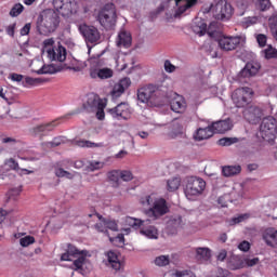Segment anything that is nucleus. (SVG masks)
Here are the masks:
<instances>
[{"label":"nucleus","instance_id":"obj_9","mask_svg":"<svg viewBox=\"0 0 277 277\" xmlns=\"http://www.w3.org/2000/svg\"><path fill=\"white\" fill-rule=\"evenodd\" d=\"M53 5L62 16H72L79 12L77 0H53Z\"/></svg>","mask_w":277,"mask_h":277},{"label":"nucleus","instance_id":"obj_49","mask_svg":"<svg viewBox=\"0 0 277 277\" xmlns=\"http://www.w3.org/2000/svg\"><path fill=\"white\" fill-rule=\"evenodd\" d=\"M156 200L153 196L148 195L141 199V203L143 207H153Z\"/></svg>","mask_w":277,"mask_h":277},{"label":"nucleus","instance_id":"obj_16","mask_svg":"<svg viewBox=\"0 0 277 277\" xmlns=\"http://www.w3.org/2000/svg\"><path fill=\"white\" fill-rule=\"evenodd\" d=\"M108 114H110L113 118L129 120L131 109L127 103H120L115 108L108 109Z\"/></svg>","mask_w":277,"mask_h":277},{"label":"nucleus","instance_id":"obj_38","mask_svg":"<svg viewBox=\"0 0 277 277\" xmlns=\"http://www.w3.org/2000/svg\"><path fill=\"white\" fill-rule=\"evenodd\" d=\"M265 60H277V50L272 45H267L266 49L262 51Z\"/></svg>","mask_w":277,"mask_h":277},{"label":"nucleus","instance_id":"obj_18","mask_svg":"<svg viewBox=\"0 0 277 277\" xmlns=\"http://www.w3.org/2000/svg\"><path fill=\"white\" fill-rule=\"evenodd\" d=\"M262 239L268 248H277V229L267 227L262 232Z\"/></svg>","mask_w":277,"mask_h":277},{"label":"nucleus","instance_id":"obj_59","mask_svg":"<svg viewBox=\"0 0 277 277\" xmlns=\"http://www.w3.org/2000/svg\"><path fill=\"white\" fill-rule=\"evenodd\" d=\"M229 272L224 268H217L216 272L211 277H228Z\"/></svg>","mask_w":277,"mask_h":277},{"label":"nucleus","instance_id":"obj_42","mask_svg":"<svg viewBox=\"0 0 277 277\" xmlns=\"http://www.w3.org/2000/svg\"><path fill=\"white\" fill-rule=\"evenodd\" d=\"M96 217H98L100 222L95 224V228L98 230V233H105L107 236H109V234H107L106 220L100 214H96Z\"/></svg>","mask_w":277,"mask_h":277},{"label":"nucleus","instance_id":"obj_23","mask_svg":"<svg viewBox=\"0 0 277 277\" xmlns=\"http://www.w3.org/2000/svg\"><path fill=\"white\" fill-rule=\"evenodd\" d=\"M214 132L212 126H208L206 128H199L197 129L196 133L194 134V138L197 142H202L203 140H209L210 137H213Z\"/></svg>","mask_w":277,"mask_h":277},{"label":"nucleus","instance_id":"obj_26","mask_svg":"<svg viewBox=\"0 0 277 277\" xmlns=\"http://www.w3.org/2000/svg\"><path fill=\"white\" fill-rule=\"evenodd\" d=\"M175 5L177 8L176 14H185L187 10H190V8H194L196 3H198V0H174Z\"/></svg>","mask_w":277,"mask_h":277},{"label":"nucleus","instance_id":"obj_55","mask_svg":"<svg viewBox=\"0 0 277 277\" xmlns=\"http://www.w3.org/2000/svg\"><path fill=\"white\" fill-rule=\"evenodd\" d=\"M255 40H256L259 47H261V48L266 47V44H267V37L263 34L255 35Z\"/></svg>","mask_w":277,"mask_h":277},{"label":"nucleus","instance_id":"obj_2","mask_svg":"<svg viewBox=\"0 0 277 277\" xmlns=\"http://www.w3.org/2000/svg\"><path fill=\"white\" fill-rule=\"evenodd\" d=\"M43 53L47 54L50 62H66V48L61 43L55 45V40L53 38L43 41Z\"/></svg>","mask_w":277,"mask_h":277},{"label":"nucleus","instance_id":"obj_53","mask_svg":"<svg viewBox=\"0 0 277 277\" xmlns=\"http://www.w3.org/2000/svg\"><path fill=\"white\" fill-rule=\"evenodd\" d=\"M107 176L109 181H113V183H118V181H120V171L118 170L109 171Z\"/></svg>","mask_w":277,"mask_h":277},{"label":"nucleus","instance_id":"obj_21","mask_svg":"<svg viewBox=\"0 0 277 277\" xmlns=\"http://www.w3.org/2000/svg\"><path fill=\"white\" fill-rule=\"evenodd\" d=\"M117 47L129 49L131 44H133V37H131V32L128 30L121 29L117 37Z\"/></svg>","mask_w":277,"mask_h":277},{"label":"nucleus","instance_id":"obj_27","mask_svg":"<svg viewBox=\"0 0 277 277\" xmlns=\"http://www.w3.org/2000/svg\"><path fill=\"white\" fill-rule=\"evenodd\" d=\"M185 124V120L183 119H174L172 122V130L170 132V137L172 140L179 137V135H183V126Z\"/></svg>","mask_w":277,"mask_h":277},{"label":"nucleus","instance_id":"obj_64","mask_svg":"<svg viewBox=\"0 0 277 277\" xmlns=\"http://www.w3.org/2000/svg\"><path fill=\"white\" fill-rule=\"evenodd\" d=\"M238 250H241V252H248V250H250V242L243 240L238 245Z\"/></svg>","mask_w":277,"mask_h":277},{"label":"nucleus","instance_id":"obj_58","mask_svg":"<svg viewBox=\"0 0 277 277\" xmlns=\"http://www.w3.org/2000/svg\"><path fill=\"white\" fill-rule=\"evenodd\" d=\"M120 179L126 182L133 181V173L131 171H120Z\"/></svg>","mask_w":277,"mask_h":277},{"label":"nucleus","instance_id":"obj_43","mask_svg":"<svg viewBox=\"0 0 277 277\" xmlns=\"http://www.w3.org/2000/svg\"><path fill=\"white\" fill-rule=\"evenodd\" d=\"M154 263L158 267H166V265H170V256L169 255H159L155 259Z\"/></svg>","mask_w":277,"mask_h":277},{"label":"nucleus","instance_id":"obj_50","mask_svg":"<svg viewBox=\"0 0 277 277\" xmlns=\"http://www.w3.org/2000/svg\"><path fill=\"white\" fill-rule=\"evenodd\" d=\"M94 111H96L97 120L105 119V104L104 103H102L100 106H97Z\"/></svg>","mask_w":277,"mask_h":277},{"label":"nucleus","instance_id":"obj_4","mask_svg":"<svg viewBox=\"0 0 277 277\" xmlns=\"http://www.w3.org/2000/svg\"><path fill=\"white\" fill-rule=\"evenodd\" d=\"M260 137L264 140V142H268L272 144L274 140H276L277 135V120L276 118L269 116L262 120L260 124Z\"/></svg>","mask_w":277,"mask_h":277},{"label":"nucleus","instance_id":"obj_14","mask_svg":"<svg viewBox=\"0 0 277 277\" xmlns=\"http://www.w3.org/2000/svg\"><path fill=\"white\" fill-rule=\"evenodd\" d=\"M217 42L222 51H235L241 44V38L222 36L217 39Z\"/></svg>","mask_w":277,"mask_h":277},{"label":"nucleus","instance_id":"obj_57","mask_svg":"<svg viewBox=\"0 0 277 277\" xmlns=\"http://www.w3.org/2000/svg\"><path fill=\"white\" fill-rule=\"evenodd\" d=\"M259 8L262 12L269 10L272 8V2L269 0H258Z\"/></svg>","mask_w":277,"mask_h":277},{"label":"nucleus","instance_id":"obj_41","mask_svg":"<svg viewBox=\"0 0 277 277\" xmlns=\"http://www.w3.org/2000/svg\"><path fill=\"white\" fill-rule=\"evenodd\" d=\"M42 78H32V77H25V80L22 82L24 88H29V85H39L42 83Z\"/></svg>","mask_w":277,"mask_h":277},{"label":"nucleus","instance_id":"obj_36","mask_svg":"<svg viewBox=\"0 0 277 277\" xmlns=\"http://www.w3.org/2000/svg\"><path fill=\"white\" fill-rule=\"evenodd\" d=\"M54 174L55 176H57V179H69V180L75 179V173H70L60 167H55Z\"/></svg>","mask_w":277,"mask_h":277},{"label":"nucleus","instance_id":"obj_3","mask_svg":"<svg viewBox=\"0 0 277 277\" xmlns=\"http://www.w3.org/2000/svg\"><path fill=\"white\" fill-rule=\"evenodd\" d=\"M98 23L105 29H114L118 21V15L116 13V5L114 3L106 4L98 13Z\"/></svg>","mask_w":277,"mask_h":277},{"label":"nucleus","instance_id":"obj_6","mask_svg":"<svg viewBox=\"0 0 277 277\" xmlns=\"http://www.w3.org/2000/svg\"><path fill=\"white\" fill-rule=\"evenodd\" d=\"M88 251H79L77 247L69 245L67 252L63 253L61 261H74L72 269H81L85 263V254Z\"/></svg>","mask_w":277,"mask_h":277},{"label":"nucleus","instance_id":"obj_25","mask_svg":"<svg viewBox=\"0 0 277 277\" xmlns=\"http://www.w3.org/2000/svg\"><path fill=\"white\" fill-rule=\"evenodd\" d=\"M106 256H107L106 265L108 267H111L113 269H115V272L122 269V263H120V260L118 259V253L114 251H108L106 253Z\"/></svg>","mask_w":277,"mask_h":277},{"label":"nucleus","instance_id":"obj_7","mask_svg":"<svg viewBox=\"0 0 277 277\" xmlns=\"http://www.w3.org/2000/svg\"><path fill=\"white\" fill-rule=\"evenodd\" d=\"M252 96H254V90L242 87L239 89H236L232 94V101L236 107H248L250 103H252Z\"/></svg>","mask_w":277,"mask_h":277},{"label":"nucleus","instance_id":"obj_11","mask_svg":"<svg viewBox=\"0 0 277 277\" xmlns=\"http://www.w3.org/2000/svg\"><path fill=\"white\" fill-rule=\"evenodd\" d=\"M79 31L83 36L87 44H97V42L101 40V32L98 31V28L94 26L89 25H80Z\"/></svg>","mask_w":277,"mask_h":277},{"label":"nucleus","instance_id":"obj_22","mask_svg":"<svg viewBox=\"0 0 277 277\" xmlns=\"http://www.w3.org/2000/svg\"><path fill=\"white\" fill-rule=\"evenodd\" d=\"M213 133H226L233 129V121L230 119L219 120L211 123Z\"/></svg>","mask_w":277,"mask_h":277},{"label":"nucleus","instance_id":"obj_54","mask_svg":"<svg viewBox=\"0 0 277 277\" xmlns=\"http://www.w3.org/2000/svg\"><path fill=\"white\" fill-rule=\"evenodd\" d=\"M251 3H254V0H236V5L240 8V10L248 9Z\"/></svg>","mask_w":277,"mask_h":277},{"label":"nucleus","instance_id":"obj_47","mask_svg":"<svg viewBox=\"0 0 277 277\" xmlns=\"http://www.w3.org/2000/svg\"><path fill=\"white\" fill-rule=\"evenodd\" d=\"M35 242L36 238H34V236H26L19 239V245L22 246V248H27L28 246H31V243Z\"/></svg>","mask_w":277,"mask_h":277},{"label":"nucleus","instance_id":"obj_48","mask_svg":"<svg viewBox=\"0 0 277 277\" xmlns=\"http://www.w3.org/2000/svg\"><path fill=\"white\" fill-rule=\"evenodd\" d=\"M111 77H114V70L110 68L100 69V79H111Z\"/></svg>","mask_w":277,"mask_h":277},{"label":"nucleus","instance_id":"obj_37","mask_svg":"<svg viewBox=\"0 0 277 277\" xmlns=\"http://www.w3.org/2000/svg\"><path fill=\"white\" fill-rule=\"evenodd\" d=\"M36 72L37 75H55V72H60V69H56L55 65H43Z\"/></svg>","mask_w":277,"mask_h":277},{"label":"nucleus","instance_id":"obj_17","mask_svg":"<svg viewBox=\"0 0 277 277\" xmlns=\"http://www.w3.org/2000/svg\"><path fill=\"white\" fill-rule=\"evenodd\" d=\"M101 105H103V101H101V97H98V95L94 93H90L84 98L82 107L85 111L92 113L96 111V108Z\"/></svg>","mask_w":277,"mask_h":277},{"label":"nucleus","instance_id":"obj_34","mask_svg":"<svg viewBox=\"0 0 277 277\" xmlns=\"http://www.w3.org/2000/svg\"><path fill=\"white\" fill-rule=\"evenodd\" d=\"M21 192H23V188L21 186L11 188L6 195V202H16V200H18V197L21 196Z\"/></svg>","mask_w":277,"mask_h":277},{"label":"nucleus","instance_id":"obj_51","mask_svg":"<svg viewBox=\"0 0 277 277\" xmlns=\"http://www.w3.org/2000/svg\"><path fill=\"white\" fill-rule=\"evenodd\" d=\"M62 144H64V138L62 137H55L52 142H48L45 143V146L48 148H55L57 146H62Z\"/></svg>","mask_w":277,"mask_h":277},{"label":"nucleus","instance_id":"obj_52","mask_svg":"<svg viewBox=\"0 0 277 277\" xmlns=\"http://www.w3.org/2000/svg\"><path fill=\"white\" fill-rule=\"evenodd\" d=\"M109 241L111 243H115V246H118V247L124 246V236L122 234H119L117 237H114V238L109 237Z\"/></svg>","mask_w":277,"mask_h":277},{"label":"nucleus","instance_id":"obj_8","mask_svg":"<svg viewBox=\"0 0 277 277\" xmlns=\"http://www.w3.org/2000/svg\"><path fill=\"white\" fill-rule=\"evenodd\" d=\"M169 212L170 208L168 207V202L166 201V199L159 198L154 201L153 207L145 211V215H147V220H149V222H155L156 220H159V217H162V215H166V213Z\"/></svg>","mask_w":277,"mask_h":277},{"label":"nucleus","instance_id":"obj_29","mask_svg":"<svg viewBox=\"0 0 277 277\" xmlns=\"http://www.w3.org/2000/svg\"><path fill=\"white\" fill-rule=\"evenodd\" d=\"M193 31L197 36H205L207 34V22L202 18H195L193 24Z\"/></svg>","mask_w":277,"mask_h":277},{"label":"nucleus","instance_id":"obj_56","mask_svg":"<svg viewBox=\"0 0 277 277\" xmlns=\"http://www.w3.org/2000/svg\"><path fill=\"white\" fill-rule=\"evenodd\" d=\"M228 202H230V195H223L217 199V205L222 208L228 207Z\"/></svg>","mask_w":277,"mask_h":277},{"label":"nucleus","instance_id":"obj_19","mask_svg":"<svg viewBox=\"0 0 277 277\" xmlns=\"http://www.w3.org/2000/svg\"><path fill=\"white\" fill-rule=\"evenodd\" d=\"M130 87H131V79L123 78L119 81V83L114 85L113 91L110 92V96H113V98H120V96L124 94V91L129 90Z\"/></svg>","mask_w":277,"mask_h":277},{"label":"nucleus","instance_id":"obj_61","mask_svg":"<svg viewBox=\"0 0 277 277\" xmlns=\"http://www.w3.org/2000/svg\"><path fill=\"white\" fill-rule=\"evenodd\" d=\"M9 79H11L12 81H16L17 83H21V81L25 79V76L13 72V74H10Z\"/></svg>","mask_w":277,"mask_h":277},{"label":"nucleus","instance_id":"obj_28","mask_svg":"<svg viewBox=\"0 0 277 277\" xmlns=\"http://www.w3.org/2000/svg\"><path fill=\"white\" fill-rule=\"evenodd\" d=\"M145 225H141V235H144L145 237H147V239H159V229H157V227L149 225L146 226Z\"/></svg>","mask_w":277,"mask_h":277},{"label":"nucleus","instance_id":"obj_39","mask_svg":"<svg viewBox=\"0 0 277 277\" xmlns=\"http://www.w3.org/2000/svg\"><path fill=\"white\" fill-rule=\"evenodd\" d=\"M268 25L273 34V38H275V40L277 41V13L273 14L268 18Z\"/></svg>","mask_w":277,"mask_h":277},{"label":"nucleus","instance_id":"obj_46","mask_svg":"<svg viewBox=\"0 0 277 277\" xmlns=\"http://www.w3.org/2000/svg\"><path fill=\"white\" fill-rule=\"evenodd\" d=\"M23 10H25V8L23 6V4L17 3L15 4L11 11H10V16L16 17L19 16V14H23Z\"/></svg>","mask_w":277,"mask_h":277},{"label":"nucleus","instance_id":"obj_32","mask_svg":"<svg viewBox=\"0 0 277 277\" xmlns=\"http://www.w3.org/2000/svg\"><path fill=\"white\" fill-rule=\"evenodd\" d=\"M241 172V166H227L223 167L222 173L223 176H235Z\"/></svg>","mask_w":277,"mask_h":277},{"label":"nucleus","instance_id":"obj_10","mask_svg":"<svg viewBox=\"0 0 277 277\" xmlns=\"http://www.w3.org/2000/svg\"><path fill=\"white\" fill-rule=\"evenodd\" d=\"M212 12L216 21H228L233 16V5L226 0H220L213 8Z\"/></svg>","mask_w":277,"mask_h":277},{"label":"nucleus","instance_id":"obj_60","mask_svg":"<svg viewBox=\"0 0 277 277\" xmlns=\"http://www.w3.org/2000/svg\"><path fill=\"white\" fill-rule=\"evenodd\" d=\"M5 164L11 168V170H19L18 162L14 158H10L5 161Z\"/></svg>","mask_w":277,"mask_h":277},{"label":"nucleus","instance_id":"obj_45","mask_svg":"<svg viewBox=\"0 0 277 277\" xmlns=\"http://www.w3.org/2000/svg\"><path fill=\"white\" fill-rule=\"evenodd\" d=\"M239 140L237 137H223L217 141L219 146H232V144H237Z\"/></svg>","mask_w":277,"mask_h":277},{"label":"nucleus","instance_id":"obj_33","mask_svg":"<svg viewBox=\"0 0 277 277\" xmlns=\"http://www.w3.org/2000/svg\"><path fill=\"white\" fill-rule=\"evenodd\" d=\"M148 222H150V220L133 219L131 216L126 219V223L132 228H141L142 226H145V224H148Z\"/></svg>","mask_w":277,"mask_h":277},{"label":"nucleus","instance_id":"obj_44","mask_svg":"<svg viewBox=\"0 0 277 277\" xmlns=\"http://www.w3.org/2000/svg\"><path fill=\"white\" fill-rule=\"evenodd\" d=\"M77 146H79L80 148H98L102 145L97 144V143H93L90 141H77Z\"/></svg>","mask_w":277,"mask_h":277},{"label":"nucleus","instance_id":"obj_15","mask_svg":"<svg viewBox=\"0 0 277 277\" xmlns=\"http://www.w3.org/2000/svg\"><path fill=\"white\" fill-rule=\"evenodd\" d=\"M55 127V121L37 124L29 129V134L32 137H44L47 133H51V131H54Z\"/></svg>","mask_w":277,"mask_h":277},{"label":"nucleus","instance_id":"obj_24","mask_svg":"<svg viewBox=\"0 0 277 277\" xmlns=\"http://www.w3.org/2000/svg\"><path fill=\"white\" fill-rule=\"evenodd\" d=\"M195 258L200 263H209L211 261V250L209 247H197L195 248Z\"/></svg>","mask_w":277,"mask_h":277},{"label":"nucleus","instance_id":"obj_5","mask_svg":"<svg viewBox=\"0 0 277 277\" xmlns=\"http://www.w3.org/2000/svg\"><path fill=\"white\" fill-rule=\"evenodd\" d=\"M207 187V182L202 180L201 177L197 176H190L186 179V185H185V196L188 198V200H192V198H196V196L202 195V192H205Z\"/></svg>","mask_w":277,"mask_h":277},{"label":"nucleus","instance_id":"obj_12","mask_svg":"<svg viewBox=\"0 0 277 277\" xmlns=\"http://www.w3.org/2000/svg\"><path fill=\"white\" fill-rule=\"evenodd\" d=\"M242 116L250 124H259L263 119V109L252 105L243 109Z\"/></svg>","mask_w":277,"mask_h":277},{"label":"nucleus","instance_id":"obj_13","mask_svg":"<svg viewBox=\"0 0 277 277\" xmlns=\"http://www.w3.org/2000/svg\"><path fill=\"white\" fill-rule=\"evenodd\" d=\"M157 93V88L153 84L143 87L137 90V100L140 103H153Z\"/></svg>","mask_w":277,"mask_h":277},{"label":"nucleus","instance_id":"obj_63","mask_svg":"<svg viewBox=\"0 0 277 277\" xmlns=\"http://www.w3.org/2000/svg\"><path fill=\"white\" fill-rule=\"evenodd\" d=\"M106 230H118V224H116V222L114 221H107L106 220Z\"/></svg>","mask_w":277,"mask_h":277},{"label":"nucleus","instance_id":"obj_31","mask_svg":"<svg viewBox=\"0 0 277 277\" xmlns=\"http://www.w3.org/2000/svg\"><path fill=\"white\" fill-rule=\"evenodd\" d=\"M183 217L181 216H172L168 223L167 226L168 228H170L171 230H179V228H183Z\"/></svg>","mask_w":277,"mask_h":277},{"label":"nucleus","instance_id":"obj_35","mask_svg":"<svg viewBox=\"0 0 277 277\" xmlns=\"http://www.w3.org/2000/svg\"><path fill=\"white\" fill-rule=\"evenodd\" d=\"M210 38H217L220 36V24L217 22L210 23L207 32Z\"/></svg>","mask_w":277,"mask_h":277},{"label":"nucleus","instance_id":"obj_20","mask_svg":"<svg viewBox=\"0 0 277 277\" xmlns=\"http://www.w3.org/2000/svg\"><path fill=\"white\" fill-rule=\"evenodd\" d=\"M259 70H261V64L250 62L247 63L243 69L239 72V77L242 79H249V77H254Z\"/></svg>","mask_w":277,"mask_h":277},{"label":"nucleus","instance_id":"obj_62","mask_svg":"<svg viewBox=\"0 0 277 277\" xmlns=\"http://www.w3.org/2000/svg\"><path fill=\"white\" fill-rule=\"evenodd\" d=\"M176 277H196L194 276V273L189 272V271H177L175 273Z\"/></svg>","mask_w":277,"mask_h":277},{"label":"nucleus","instance_id":"obj_1","mask_svg":"<svg viewBox=\"0 0 277 277\" xmlns=\"http://www.w3.org/2000/svg\"><path fill=\"white\" fill-rule=\"evenodd\" d=\"M60 27V14L53 9L44 10L37 18V29L41 36H49Z\"/></svg>","mask_w":277,"mask_h":277},{"label":"nucleus","instance_id":"obj_30","mask_svg":"<svg viewBox=\"0 0 277 277\" xmlns=\"http://www.w3.org/2000/svg\"><path fill=\"white\" fill-rule=\"evenodd\" d=\"M185 101L183 97L174 98L171 102V109L172 111H175V114H183V111H185Z\"/></svg>","mask_w":277,"mask_h":277},{"label":"nucleus","instance_id":"obj_40","mask_svg":"<svg viewBox=\"0 0 277 277\" xmlns=\"http://www.w3.org/2000/svg\"><path fill=\"white\" fill-rule=\"evenodd\" d=\"M168 192H176L181 187V179L173 177L167 182Z\"/></svg>","mask_w":277,"mask_h":277}]
</instances>
